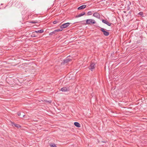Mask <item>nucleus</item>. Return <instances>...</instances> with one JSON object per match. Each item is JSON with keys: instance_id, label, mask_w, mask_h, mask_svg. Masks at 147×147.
<instances>
[{"instance_id": "18", "label": "nucleus", "mask_w": 147, "mask_h": 147, "mask_svg": "<svg viewBox=\"0 0 147 147\" xmlns=\"http://www.w3.org/2000/svg\"><path fill=\"white\" fill-rule=\"evenodd\" d=\"M14 125L15 127H21V126L18 124H14Z\"/></svg>"}, {"instance_id": "3", "label": "nucleus", "mask_w": 147, "mask_h": 147, "mask_svg": "<svg viewBox=\"0 0 147 147\" xmlns=\"http://www.w3.org/2000/svg\"><path fill=\"white\" fill-rule=\"evenodd\" d=\"M70 24V23L69 22L63 24L60 26V28H62L63 29V28L68 27L69 25Z\"/></svg>"}, {"instance_id": "5", "label": "nucleus", "mask_w": 147, "mask_h": 147, "mask_svg": "<svg viewBox=\"0 0 147 147\" xmlns=\"http://www.w3.org/2000/svg\"><path fill=\"white\" fill-rule=\"evenodd\" d=\"M95 68V64L94 63H91L88 67L89 69L91 71H93Z\"/></svg>"}, {"instance_id": "10", "label": "nucleus", "mask_w": 147, "mask_h": 147, "mask_svg": "<svg viewBox=\"0 0 147 147\" xmlns=\"http://www.w3.org/2000/svg\"><path fill=\"white\" fill-rule=\"evenodd\" d=\"M85 14V13L84 12H83L82 13H80L78 14V15L76 16V18H77L80 17L84 15Z\"/></svg>"}, {"instance_id": "30", "label": "nucleus", "mask_w": 147, "mask_h": 147, "mask_svg": "<svg viewBox=\"0 0 147 147\" xmlns=\"http://www.w3.org/2000/svg\"><path fill=\"white\" fill-rule=\"evenodd\" d=\"M120 128H121V127H121V126H120Z\"/></svg>"}, {"instance_id": "19", "label": "nucleus", "mask_w": 147, "mask_h": 147, "mask_svg": "<svg viewBox=\"0 0 147 147\" xmlns=\"http://www.w3.org/2000/svg\"><path fill=\"white\" fill-rule=\"evenodd\" d=\"M123 100V99H122L121 98H120V102H127V101H126V100Z\"/></svg>"}, {"instance_id": "14", "label": "nucleus", "mask_w": 147, "mask_h": 147, "mask_svg": "<svg viewBox=\"0 0 147 147\" xmlns=\"http://www.w3.org/2000/svg\"><path fill=\"white\" fill-rule=\"evenodd\" d=\"M44 32V30H43L42 29L40 30H38L37 31H34L33 33L36 32V33H42L43 32Z\"/></svg>"}, {"instance_id": "27", "label": "nucleus", "mask_w": 147, "mask_h": 147, "mask_svg": "<svg viewBox=\"0 0 147 147\" xmlns=\"http://www.w3.org/2000/svg\"><path fill=\"white\" fill-rule=\"evenodd\" d=\"M122 15V16L123 18V17L124 16L123 15V14H122V15Z\"/></svg>"}, {"instance_id": "4", "label": "nucleus", "mask_w": 147, "mask_h": 147, "mask_svg": "<svg viewBox=\"0 0 147 147\" xmlns=\"http://www.w3.org/2000/svg\"><path fill=\"white\" fill-rule=\"evenodd\" d=\"M100 30L103 32V34L105 36H107L109 34V32L106 31L104 28H101Z\"/></svg>"}, {"instance_id": "25", "label": "nucleus", "mask_w": 147, "mask_h": 147, "mask_svg": "<svg viewBox=\"0 0 147 147\" xmlns=\"http://www.w3.org/2000/svg\"><path fill=\"white\" fill-rule=\"evenodd\" d=\"M34 36V35H33L32 36L33 37H35V36Z\"/></svg>"}, {"instance_id": "9", "label": "nucleus", "mask_w": 147, "mask_h": 147, "mask_svg": "<svg viewBox=\"0 0 147 147\" xmlns=\"http://www.w3.org/2000/svg\"><path fill=\"white\" fill-rule=\"evenodd\" d=\"M93 16L98 18H99L100 17L99 14L98 13H94L93 15Z\"/></svg>"}, {"instance_id": "1", "label": "nucleus", "mask_w": 147, "mask_h": 147, "mask_svg": "<svg viewBox=\"0 0 147 147\" xmlns=\"http://www.w3.org/2000/svg\"><path fill=\"white\" fill-rule=\"evenodd\" d=\"M127 1L126 0H120V8L121 9L123 10L126 7Z\"/></svg>"}, {"instance_id": "7", "label": "nucleus", "mask_w": 147, "mask_h": 147, "mask_svg": "<svg viewBox=\"0 0 147 147\" xmlns=\"http://www.w3.org/2000/svg\"><path fill=\"white\" fill-rule=\"evenodd\" d=\"M60 90L63 92H67L69 91V88L66 87H64L61 89Z\"/></svg>"}, {"instance_id": "20", "label": "nucleus", "mask_w": 147, "mask_h": 147, "mask_svg": "<svg viewBox=\"0 0 147 147\" xmlns=\"http://www.w3.org/2000/svg\"><path fill=\"white\" fill-rule=\"evenodd\" d=\"M92 12L90 11H88L87 13L88 15H92Z\"/></svg>"}, {"instance_id": "16", "label": "nucleus", "mask_w": 147, "mask_h": 147, "mask_svg": "<svg viewBox=\"0 0 147 147\" xmlns=\"http://www.w3.org/2000/svg\"><path fill=\"white\" fill-rule=\"evenodd\" d=\"M55 30L57 33L58 32L62 31L63 29H62V28H60V29H57Z\"/></svg>"}, {"instance_id": "22", "label": "nucleus", "mask_w": 147, "mask_h": 147, "mask_svg": "<svg viewBox=\"0 0 147 147\" xmlns=\"http://www.w3.org/2000/svg\"><path fill=\"white\" fill-rule=\"evenodd\" d=\"M58 22L57 20H55L53 22V23L54 24H57Z\"/></svg>"}, {"instance_id": "28", "label": "nucleus", "mask_w": 147, "mask_h": 147, "mask_svg": "<svg viewBox=\"0 0 147 147\" xmlns=\"http://www.w3.org/2000/svg\"><path fill=\"white\" fill-rule=\"evenodd\" d=\"M123 13H125V11H123Z\"/></svg>"}, {"instance_id": "6", "label": "nucleus", "mask_w": 147, "mask_h": 147, "mask_svg": "<svg viewBox=\"0 0 147 147\" xmlns=\"http://www.w3.org/2000/svg\"><path fill=\"white\" fill-rule=\"evenodd\" d=\"M22 5V3L19 1H17L15 4L16 7L19 8L21 7Z\"/></svg>"}, {"instance_id": "29", "label": "nucleus", "mask_w": 147, "mask_h": 147, "mask_svg": "<svg viewBox=\"0 0 147 147\" xmlns=\"http://www.w3.org/2000/svg\"><path fill=\"white\" fill-rule=\"evenodd\" d=\"M124 16H127V15H126V14H125V15Z\"/></svg>"}, {"instance_id": "24", "label": "nucleus", "mask_w": 147, "mask_h": 147, "mask_svg": "<svg viewBox=\"0 0 147 147\" xmlns=\"http://www.w3.org/2000/svg\"><path fill=\"white\" fill-rule=\"evenodd\" d=\"M24 113L22 112V117H20L21 118H23V117H24L25 116V115L23 114Z\"/></svg>"}, {"instance_id": "17", "label": "nucleus", "mask_w": 147, "mask_h": 147, "mask_svg": "<svg viewBox=\"0 0 147 147\" xmlns=\"http://www.w3.org/2000/svg\"><path fill=\"white\" fill-rule=\"evenodd\" d=\"M30 23L33 24H35L38 23V22L36 21H31Z\"/></svg>"}, {"instance_id": "23", "label": "nucleus", "mask_w": 147, "mask_h": 147, "mask_svg": "<svg viewBox=\"0 0 147 147\" xmlns=\"http://www.w3.org/2000/svg\"><path fill=\"white\" fill-rule=\"evenodd\" d=\"M18 115V116H20L21 115V113L20 112H18L17 113Z\"/></svg>"}, {"instance_id": "8", "label": "nucleus", "mask_w": 147, "mask_h": 147, "mask_svg": "<svg viewBox=\"0 0 147 147\" xmlns=\"http://www.w3.org/2000/svg\"><path fill=\"white\" fill-rule=\"evenodd\" d=\"M102 22L103 23L109 26H111V23L109 22L107 20H102Z\"/></svg>"}, {"instance_id": "34", "label": "nucleus", "mask_w": 147, "mask_h": 147, "mask_svg": "<svg viewBox=\"0 0 147 147\" xmlns=\"http://www.w3.org/2000/svg\"><path fill=\"white\" fill-rule=\"evenodd\" d=\"M120 110H121V109H120Z\"/></svg>"}, {"instance_id": "12", "label": "nucleus", "mask_w": 147, "mask_h": 147, "mask_svg": "<svg viewBox=\"0 0 147 147\" xmlns=\"http://www.w3.org/2000/svg\"><path fill=\"white\" fill-rule=\"evenodd\" d=\"M74 125L78 127H80V124L78 122H75L74 123Z\"/></svg>"}, {"instance_id": "31", "label": "nucleus", "mask_w": 147, "mask_h": 147, "mask_svg": "<svg viewBox=\"0 0 147 147\" xmlns=\"http://www.w3.org/2000/svg\"><path fill=\"white\" fill-rule=\"evenodd\" d=\"M139 43V42H137V43Z\"/></svg>"}, {"instance_id": "13", "label": "nucleus", "mask_w": 147, "mask_h": 147, "mask_svg": "<svg viewBox=\"0 0 147 147\" xmlns=\"http://www.w3.org/2000/svg\"><path fill=\"white\" fill-rule=\"evenodd\" d=\"M71 60V59L69 58L66 59H65L63 60L64 63H68Z\"/></svg>"}, {"instance_id": "11", "label": "nucleus", "mask_w": 147, "mask_h": 147, "mask_svg": "<svg viewBox=\"0 0 147 147\" xmlns=\"http://www.w3.org/2000/svg\"><path fill=\"white\" fill-rule=\"evenodd\" d=\"M86 7V5H82V6H80L78 8V10H80L82 9H84Z\"/></svg>"}, {"instance_id": "2", "label": "nucleus", "mask_w": 147, "mask_h": 147, "mask_svg": "<svg viewBox=\"0 0 147 147\" xmlns=\"http://www.w3.org/2000/svg\"><path fill=\"white\" fill-rule=\"evenodd\" d=\"M96 23L95 21L94 20L92 19H88L86 20V23L88 24H95Z\"/></svg>"}, {"instance_id": "33", "label": "nucleus", "mask_w": 147, "mask_h": 147, "mask_svg": "<svg viewBox=\"0 0 147 147\" xmlns=\"http://www.w3.org/2000/svg\"><path fill=\"white\" fill-rule=\"evenodd\" d=\"M141 13V12H140V13Z\"/></svg>"}, {"instance_id": "15", "label": "nucleus", "mask_w": 147, "mask_h": 147, "mask_svg": "<svg viewBox=\"0 0 147 147\" xmlns=\"http://www.w3.org/2000/svg\"><path fill=\"white\" fill-rule=\"evenodd\" d=\"M54 34H57V33L55 31V30L54 31L50 32L49 34V35L50 36H52Z\"/></svg>"}, {"instance_id": "26", "label": "nucleus", "mask_w": 147, "mask_h": 147, "mask_svg": "<svg viewBox=\"0 0 147 147\" xmlns=\"http://www.w3.org/2000/svg\"><path fill=\"white\" fill-rule=\"evenodd\" d=\"M3 9V8L1 7V6H0V9Z\"/></svg>"}, {"instance_id": "32", "label": "nucleus", "mask_w": 147, "mask_h": 147, "mask_svg": "<svg viewBox=\"0 0 147 147\" xmlns=\"http://www.w3.org/2000/svg\"><path fill=\"white\" fill-rule=\"evenodd\" d=\"M3 5V4H1V5Z\"/></svg>"}, {"instance_id": "21", "label": "nucleus", "mask_w": 147, "mask_h": 147, "mask_svg": "<svg viewBox=\"0 0 147 147\" xmlns=\"http://www.w3.org/2000/svg\"><path fill=\"white\" fill-rule=\"evenodd\" d=\"M51 147H57L54 144H52L51 145Z\"/></svg>"}]
</instances>
